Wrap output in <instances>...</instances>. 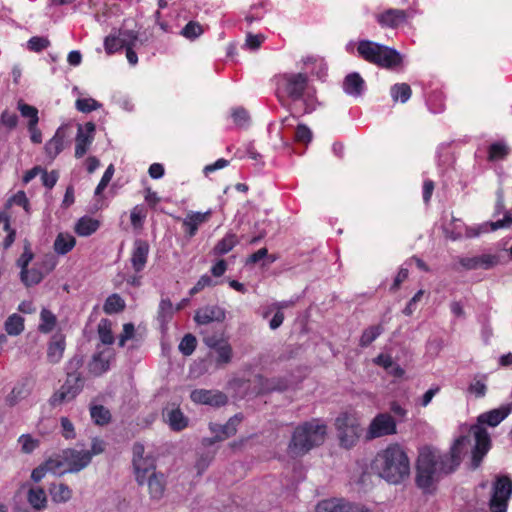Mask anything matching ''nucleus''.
I'll use <instances>...</instances> for the list:
<instances>
[{
    "mask_svg": "<svg viewBox=\"0 0 512 512\" xmlns=\"http://www.w3.org/2000/svg\"><path fill=\"white\" fill-rule=\"evenodd\" d=\"M469 445L470 440L467 437H459L446 454H441L430 447L422 448L417 459V486L429 491L442 473H450L459 466L462 455L468 452Z\"/></svg>",
    "mask_w": 512,
    "mask_h": 512,
    "instance_id": "obj_1",
    "label": "nucleus"
},
{
    "mask_svg": "<svg viewBox=\"0 0 512 512\" xmlns=\"http://www.w3.org/2000/svg\"><path fill=\"white\" fill-rule=\"evenodd\" d=\"M371 468L386 482L400 484L410 475V460L404 447L393 443L376 454Z\"/></svg>",
    "mask_w": 512,
    "mask_h": 512,
    "instance_id": "obj_2",
    "label": "nucleus"
},
{
    "mask_svg": "<svg viewBox=\"0 0 512 512\" xmlns=\"http://www.w3.org/2000/svg\"><path fill=\"white\" fill-rule=\"evenodd\" d=\"M276 96L280 101H302L304 114L311 113L316 108L315 91L309 84L306 73L285 72L274 77Z\"/></svg>",
    "mask_w": 512,
    "mask_h": 512,
    "instance_id": "obj_3",
    "label": "nucleus"
},
{
    "mask_svg": "<svg viewBox=\"0 0 512 512\" xmlns=\"http://www.w3.org/2000/svg\"><path fill=\"white\" fill-rule=\"evenodd\" d=\"M512 412V403L503 404L498 408L480 414L477 418V424L472 425L469 430V436H466L470 441V436L474 440V447L472 450V466L477 468L483 457L490 449L491 441L487 430L483 425L496 427L499 425L510 413ZM471 444L469 445V447Z\"/></svg>",
    "mask_w": 512,
    "mask_h": 512,
    "instance_id": "obj_4",
    "label": "nucleus"
},
{
    "mask_svg": "<svg viewBox=\"0 0 512 512\" xmlns=\"http://www.w3.org/2000/svg\"><path fill=\"white\" fill-rule=\"evenodd\" d=\"M327 426L320 419H312L298 425L288 445V453L292 457L302 456L314 447L324 443Z\"/></svg>",
    "mask_w": 512,
    "mask_h": 512,
    "instance_id": "obj_5",
    "label": "nucleus"
},
{
    "mask_svg": "<svg viewBox=\"0 0 512 512\" xmlns=\"http://www.w3.org/2000/svg\"><path fill=\"white\" fill-rule=\"evenodd\" d=\"M358 54L365 61L386 69L402 64V55L395 49L370 40H361L357 46Z\"/></svg>",
    "mask_w": 512,
    "mask_h": 512,
    "instance_id": "obj_6",
    "label": "nucleus"
},
{
    "mask_svg": "<svg viewBox=\"0 0 512 512\" xmlns=\"http://www.w3.org/2000/svg\"><path fill=\"white\" fill-rule=\"evenodd\" d=\"M510 226H512V216L509 212H506L502 220L485 222L473 227H467L461 220L454 219L452 223L445 228V233L450 239L458 240L464 235L467 238H473L478 237L483 233L508 228Z\"/></svg>",
    "mask_w": 512,
    "mask_h": 512,
    "instance_id": "obj_7",
    "label": "nucleus"
},
{
    "mask_svg": "<svg viewBox=\"0 0 512 512\" xmlns=\"http://www.w3.org/2000/svg\"><path fill=\"white\" fill-rule=\"evenodd\" d=\"M335 427L341 446L351 448L356 444L360 436V424L353 414H340L335 419Z\"/></svg>",
    "mask_w": 512,
    "mask_h": 512,
    "instance_id": "obj_8",
    "label": "nucleus"
},
{
    "mask_svg": "<svg viewBox=\"0 0 512 512\" xmlns=\"http://www.w3.org/2000/svg\"><path fill=\"white\" fill-rule=\"evenodd\" d=\"M144 446L141 443H135L133 446V468L135 480L138 485H144L147 477L156 474L155 459L150 455H144Z\"/></svg>",
    "mask_w": 512,
    "mask_h": 512,
    "instance_id": "obj_9",
    "label": "nucleus"
},
{
    "mask_svg": "<svg viewBox=\"0 0 512 512\" xmlns=\"http://www.w3.org/2000/svg\"><path fill=\"white\" fill-rule=\"evenodd\" d=\"M59 474L79 472L84 469L92 459L87 450L66 449L59 457Z\"/></svg>",
    "mask_w": 512,
    "mask_h": 512,
    "instance_id": "obj_10",
    "label": "nucleus"
},
{
    "mask_svg": "<svg viewBox=\"0 0 512 512\" xmlns=\"http://www.w3.org/2000/svg\"><path fill=\"white\" fill-rule=\"evenodd\" d=\"M512 495V480L508 476H499L492 486L489 506L492 512H506Z\"/></svg>",
    "mask_w": 512,
    "mask_h": 512,
    "instance_id": "obj_11",
    "label": "nucleus"
},
{
    "mask_svg": "<svg viewBox=\"0 0 512 512\" xmlns=\"http://www.w3.org/2000/svg\"><path fill=\"white\" fill-rule=\"evenodd\" d=\"M397 432L395 419L388 413H380L376 415L366 432V439L372 440L384 436L393 435Z\"/></svg>",
    "mask_w": 512,
    "mask_h": 512,
    "instance_id": "obj_12",
    "label": "nucleus"
},
{
    "mask_svg": "<svg viewBox=\"0 0 512 512\" xmlns=\"http://www.w3.org/2000/svg\"><path fill=\"white\" fill-rule=\"evenodd\" d=\"M315 512H374L361 504L351 503L343 498H329L318 502Z\"/></svg>",
    "mask_w": 512,
    "mask_h": 512,
    "instance_id": "obj_13",
    "label": "nucleus"
},
{
    "mask_svg": "<svg viewBox=\"0 0 512 512\" xmlns=\"http://www.w3.org/2000/svg\"><path fill=\"white\" fill-rule=\"evenodd\" d=\"M242 418L239 415L231 417L226 424L210 423L209 429L214 434L213 438H204L202 443L204 446L213 445L216 441L225 440L233 436L237 432V426Z\"/></svg>",
    "mask_w": 512,
    "mask_h": 512,
    "instance_id": "obj_14",
    "label": "nucleus"
},
{
    "mask_svg": "<svg viewBox=\"0 0 512 512\" xmlns=\"http://www.w3.org/2000/svg\"><path fill=\"white\" fill-rule=\"evenodd\" d=\"M95 129V124L92 122H87L84 125H78L75 138L76 158H82L89 150L94 141Z\"/></svg>",
    "mask_w": 512,
    "mask_h": 512,
    "instance_id": "obj_15",
    "label": "nucleus"
},
{
    "mask_svg": "<svg viewBox=\"0 0 512 512\" xmlns=\"http://www.w3.org/2000/svg\"><path fill=\"white\" fill-rule=\"evenodd\" d=\"M193 402L211 406H221L227 402V397L218 391L196 389L190 395Z\"/></svg>",
    "mask_w": 512,
    "mask_h": 512,
    "instance_id": "obj_16",
    "label": "nucleus"
},
{
    "mask_svg": "<svg viewBox=\"0 0 512 512\" xmlns=\"http://www.w3.org/2000/svg\"><path fill=\"white\" fill-rule=\"evenodd\" d=\"M212 215L211 210H207L206 212H189L186 217L183 219L182 225L186 235L189 238H192L196 235L198 228L209 221Z\"/></svg>",
    "mask_w": 512,
    "mask_h": 512,
    "instance_id": "obj_17",
    "label": "nucleus"
},
{
    "mask_svg": "<svg viewBox=\"0 0 512 512\" xmlns=\"http://www.w3.org/2000/svg\"><path fill=\"white\" fill-rule=\"evenodd\" d=\"M149 250V244L145 240L136 239L134 241L130 261L136 272H141L144 269L147 263Z\"/></svg>",
    "mask_w": 512,
    "mask_h": 512,
    "instance_id": "obj_18",
    "label": "nucleus"
},
{
    "mask_svg": "<svg viewBox=\"0 0 512 512\" xmlns=\"http://www.w3.org/2000/svg\"><path fill=\"white\" fill-rule=\"evenodd\" d=\"M459 263L467 270L490 269L497 265L498 258L494 255L482 254L473 257H462Z\"/></svg>",
    "mask_w": 512,
    "mask_h": 512,
    "instance_id": "obj_19",
    "label": "nucleus"
},
{
    "mask_svg": "<svg viewBox=\"0 0 512 512\" xmlns=\"http://www.w3.org/2000/svg\"><path fill=\"white\" fill-rule=\"evenodd\" d=\"M225 311L219 306H206L196 311L194 320L199 325H206L212 322H223Z\"/></svg>",
    "mask_w": 512,
    "mask_h": 512,
    "instance_id": "obj_20",
    "label": "nucleus"
},
{
    "mask_svg": "<svg viewBox=\"0 0 512 512\" xmlns=\"http://www.w3.org/2000/svg\"><path fill=\"white\" fill-rule=\"evenodd\" d=\"M67 134L63 126L59 127L54 136L45 144V154L49 160L53 161L64 149Z\"/></svg>",
    "mask_w": 512,
    "mask_h": 512,
    "instance_id": "obj_21",
    "label": "nucleus"
},
{
    "mask_svg": "<svg viewBox=\"0 0 512 512\" xmlns=\"http://www.w3.org/2000/svg\"><path fill=\"white\" fill-rule=\"evenodd\" d=\"M376 19L382 27L397 28L406 21L407 14L404 10L388 9L378 14Z\"/></svg>",
    "mask_w": 512,
    "mask_h": 512,
    "instance_id": "obj_22",
    "label": "nucleus"
},
{
    "mask_svg": "<svg viewBox=\"0 0 512 512\" xmlns=\"http://www.w3.org/2000/svg\"><path fill=\"white\" fill-rule=\"evenodd\" d=\"M145 484L148 487V493L151 500L159 501L163 498L166 480L162 473L152 474V476L147 477Z\"/></svg>",
    "mask_w": 512,
    "mask_h": 512,
    "instance_id": "obj_23",
    "label": "nucleus"
},
{
    "mask_svg": "<svg viewBox=\"0 0 512 512\" xmlns=\"http://www.w3.org/2000/svg\"><path fill=\"white\" fill-rule=\"evenodd\" d=\"M65 338L61 334H55L48 344L47 359L50 363L56 364L61 361L65 351Z\"/></svg>",
    "mask_w": 512,
    "mask_h": 512,
    "instance_id": "obj_24",
    "label": "nucleus"
},
{
    "mask_svg": "<svg viewBox=\"0 0 512 512\" xmlns=\"http://www.w3.org/2000/svg\"><path fill=\"white\" fill-rule=\"evenodd\" d=\"M365 88V82L358 73L348 74L343 82V90L346 94L358 97L360 96Z\"/></svg>",
    "mask_w": 512,
    "mask_h": 512,
    "instance_id": "obj_25",
    "label": "nucleus"
},
{
    "mask_svg": "<svg viewBox=\"0 0 512 512\" xmlns=\"http://www.w3.org/2000/svg\"><path fill=\"white\" fill-rule=\"evenodd\" d=\"M76 245V238L67 232H60L53 243V249L57 255H66Z\"/></svg>",
    "mask_w": 512,
    "mask_h": 512,
    "instance_id": "obj_26",
    "label": "nucleus"
},
{
    "mask_svg": "<svg viewBox=\"0 0 512 512\" xmlns=\"http://www.w3.org/2000/svg\"><path fill=\"white\" fill-rule=\"evenodd\" d=\"M165 421L174 431H181L188 425V419L178 408L167 409L163 413Z\"/></svg>",
    "mask_w": 512,
    "mask_h": 512,
    "instance_id": "obj_27",
    "label": "nucleus"
},
{
    "mask_svg": "<svg viewBox=\"0 0 512 512\" xmlns=\"http://www.w3.org/2000/svg\"><path fill=\"white\" fill-rule=\"evenodd\" d=\"M84 379L79 373H68L65 382L60 386L73 399L82 391Z\"/></svg>",
    "mask_w": 512,
    "mask_h": 512,
    "instance_id": "obj_28",
    "label": "nucleus"
},
{
    "mask_svg": "<svg viewBox=\"0 0 512 512\" xmlns=\"http://www.w3.org/2000/svg\"><path fill=\"white\" fill-rule=\"evenodd\" d=\"M100 227V222L89 216L81 217L75 224V233L81 237H88Z\"/></svg>",
    "mask_w": 512,
    "mask_h": 512,
    "instance_id": "obj_29",
    "label": "nucleus"
},
{
    "mask_svg": "<svg viewBox=\"0 0 512 512\" xmlns=\"http://www.w3.org/2000/svg\"><path fill=\"white\" fill-rule=\"evenodd\" d=\"M49 491L52 501L57 504L66 503L71 500L73 496L72 489L64 483L51 485Z\"/></svg>",
    "mask_w": 512,
    "mask_h": 512,
    "instance_id": "obj_30",
    "label": "nucleus"
},
{
    "mask_svg": "<svg viewBox=\"0 0 512 512\" xmlns=\"http://www.w3.org/2000/svg\"><path fill=\"white\" fill-rule=\"evenodd\" d=\"M47 472L59 474V460L57 458H50L44 465L35 468L31 473V478L35 482L41 481Z\"/></svg>",
    "mask_w": 512,
    "mask_h": 512,
    "instance_id": "obj_31",
    "label": "nucleus"
},
{
    "mask_svg": "<svg viewBox=\"0 0 512 512\" xmlns=\"http://www.w3.org/2000/svg\"><path fill=\"white\" fill-rule=\"evenodd\" d=\"M239 242V239L234 233H227L213 248L214 255H224L230 252Z\"/></svg>",
    "mask_w": 512,
    "mask_h": 512,
    "instance_id": "obj_32",
    "label": "nucleus"
},
{
    "mask_svg": "<svg viewBox=\"0 0 512 512\" xmlns=\"http://www.w3.org/2000/svg\"><path fill=\"white\" fill-rule=\"evenodd\" d=\"M304 66L310 70L312 74H315L318 78H322L326 75V64L324 60L318 56H307L303 58Z\"/></svg>",
    "mask_w": 512,
    "mask_h": 512,
    "instance_id": "obj_33",
    "label": "nucleus"
},
{
    "mask_svg": "<svg viewBox=\"0 0 512 512\" xmlns=\"http://www.w3.org/2000/svg\"><path fill=\"white\" fill-rule=\"evenodd\" d=\"M44 275L45 274L42 269H40L39 264H35L31 269H22L20 273L21 280L26 286H32L40 283Z\"/></svg>",
    "mask_w": 512,
    "mask_h": 512,
    "instance_id": "obj_34",
    "label": "nucleus"
},
{
    "mask_svg": "<svg viewBox=\"0 0 512 512\" xmlns=\"http://www.w3.org/2000/svg\"><path fill=\"white\" fill-rule=\"evenodd\" d=\"M15 206L21 208L26 215H29L30 204H29V200L24 191H18L14 195H12L11 197H9L7 199V202H6L7 210H9Z\"/></svg>",
    "mask_w": 512,
    "mask_h": 512,
    "instance_id": "obj_35",
    "label": "nucleus"
},
{
    "mask_svg": "<svg viewBox=\"0 0 512 512\" xmlns=\"http://www.w3.org/2000/svg\"><path fill=\"white\" fill-rule=\"evenodd\" d=\"M29 504L37 510L43 509L47 504L45 491L40 487H33L28 492Z\"/></svg>",
    "mask_w": 512,
    "mask_h": 512,
    "instance_id": "obj_36",
    "label": "nucleus"
},
{
    "mask_svg": "<svg viewBox=\"0 0 512 512\" xmlns=\"http://www.w3.org/2000/svg\"><path fill=\"white\" fill-rule=\"evenodd\" d=\"M217 354L216 363L218 365L228 364L232 359V347L228 340L220 342L216 347L211 348Z\"/></svg>",
    "mask_w": 512,
    "mask_h": 512,
    "instance_id": "obj_37",
    "label": "nucleus"
},
{
    "mask_svg": "<svg viewBox=\"0 0 512 512\" xmlns=\"http://www.w3.org/2000/svg\"><path fill=\"white\" fill-rule=\"evenodd\" d=\"M390 94L395 102L400 101L405 103L410 99L412 91L408 84L398 83L391 87Z\"/></svg>",
    "mask_w": 512,
    "mask_h": 512,
    "instance_id": "obj_38",
    "label": "nucleus"
},
{
    "mask_svg": "<svg viewBox=\"0 0 512 512\" xmlns=\"http://www.w3.org/2000/svg\"><path fill=\"white\" fill-rule=\"evenodd\" d=\"M383 332L382 325H372L366 328L359 340V345L361 347L369 346L374 340H376Z\"/></svg>",
    "mask_w": 512,
    "mask_h": 512,
    "instance_id": "obj_39",
    "label": "nucleus"
},
{
    "mask_svg": "<svg viewBox=\"0 0 512 512\" xmlns=\"http://www.w3.org/2000/svg\"><path fill=\"white\" fill-rule=\"evenodd\" d=\"M5 330L9 335H19L24 330V318L18 314L9 316L5 322Z\"/></svg>",
    "mask_w": 512,
    "mask_h": 512,
    "instance_id": "obj_40",
    "label": "nucleus"
},
{
    "mask_svg": "<svg viewBox=\"0 0 512 512\" xmlns=\"http://www.w3.org/2000/svg\"><path fill=\"white\" fill-rule=\"evenodd\" d=\"M124 307V300L118 294H112L106 299L103 310L106 314H114L122 311Z\"/></svg>",
    "mask_w": 512,
    "mask_h": 512,
    "instance_id": "obj_41",
    "label": "nucleus"
},
{
    "mask_svg": "<svg viewBox=\"0 0 512 512\" xmlns=\"http://www.w3.org/2000/svg\"><path fill=\"white\" fill-rule=\"evenodd\" d=\"M39 330L43 333L51 332L56 325V316L48 309H42L40 313Z\"/></svg>",
    "mask_w": 512,
    "mask_h": 512,
    "instance_id": "obj_42",
    "label": "nucleus"
},
{
    "mask_svg": "<svg viewBox=\"0 0 512 512\" xmlns=\"http://www.w3.org/2000/svg\"><path fill=\"white\" fill-rule=\"evenodd\" d=\"M509 154V147L504 142H496L490 145L488 158L490 161H498Z\"/></svg>",
    "mask_w": 512,
    "mask_h": 512,
    "instance_id": "obj_43",
    "label": "nucleus"
},
{
    "mask_svg": "<svg viewBox=\"0 0 512 512\" xmlns=\"http://www.w3.org/2000/svg\"><path fill=\"white\" fill-rule=\"evenodd\" d=\"M468 392L477 398L484 397L487 392L486 378L475 377L468 386Z\"/></svg>",
    "mask_w": 512,
    "mask_h": 512,
    "instance_id": "obj_44",
    "label": "nucleus"
},
{
    "mask_svg": "<svg viewBox=\"0 0 512 512\" xmlns=\"http://www.w3.org/2000/svg\"><path fill=\"white\" fill-rule=\"evenodd\" d=\"M18 110L24 118L28 119V125L38 124L39 117L37 108L26 103H23L22 101H19Z\"/></svg>",
    "mask_w": 512,
    "mask_h": 512,
    "instance_id": "obj_45",
    "label": "nucleus"
},
{
    "mask_svg": "<svg viewBox=\"0 0 512 512\" xmlns=\"http://www.w3.org/2000/svg\"><path fill=\"white\" fill-rule=\"evenodd\" d=\"M76 109L82 113H89L98 110L102 104L93 98H78L75 102Z\"/></svg>",
    "mask_w": 512,
    "mask_h": 512,
    "instance_id": "obj_46",
    "label": "nucleus"
},
{
    "mask_svg": "<svg viewBox=\"0 0 512 512\" xmlns=\"http://www.w3.org/2000/svg\"><path fill=\"white\" fill-rule=\"evenodd\" d=\"M203 32L204 29L201 24L195 21H190L183 27L181 34L189 40H195L201 36Z\"/></svg>",
    "mask_w": 512,
    "mask_h": 512,
    "instance_id": "obj_47",
    "label": "nucleus"
},
{
    "mask_svg": "<svg viewBox=\"0 0 512 512\" xmlns=\"http://www.w3.org/2000/svg\"><path fill=\"white\" fill-rule=\"evenodd\" d=\"M98 334L103 344H112L114 337L111 330V324L108 320L103 319L98 325Z\"/></svg>",
    "mask_w": 512,
    "mask_h": 512,
    "instance_id": "obj_48",
    "label": "nucleus"
},
{
    "mask_svg": "<svg viewBox=\"0 0 512 512\" xmlns=\"http://www.w3.org/2000/svg\"><path fill=\"white\" fill-rule=\"evenodd\" d=\"M90 414L95 423L99 425L106 424L110 420V412L103 406L91 407Z\"/></svg>",
    "mask_w": 512,
    "mask_h": 512,
    "instance_id": "obj_49",
    "label": "nucleus"
},
{
    "mask_svg": "<svg viewBox=\"0 0 512 512\" xmlns=\"http://www.w3.org/2000/svg\"><path fill=\"white\" fill-rule=\"evenodd\" d=\"M196 344H197V340H196V337L192 334H186L180 344H179V351L185 355V356H189L191 355L195 348H196Z\"/></svg>",
    "mask_w": 512,
    "mask_h": 512,
    "instance_id": "obj_50",
    "label": "nucleus"
},
{
    "mask_svg": "<svg viewBox=\"0 0 512 512\" xmlns=\"http://www.w3.org/2000/svg\"><path fill=\"white\" fill-rule=\"evenodd\" d=\"M109 369V360L105 359L102 354L95 356L90 363V371L95 375H101Z\"/></svg>",
    "mask_w": 512,
    "mask_h": 512,
    "instance_id": "obj_51",
    "label": "nucleus"
},
{
    "mask_svg": "<svg viewBox=\"0 0 512 512\" xmlns=\"http://www.w3.org/2000/svg\"><path fill=\"white\" fill-rule=\"evenodd\" d=\"M104 48L108 55H111L123 48V42L120 36L108 35L104 39Z\"/></svg>",
    "mask_w": 512,
    "mask_h": 512,
    "instance_id": "obj_52",
    "label": "nucleus"
},
{
    "mask_svg": "<svg viewBox=\"0 0 512 512\" xmlns=\"http://www.w3.org/2000/svg\"><path fill=\"white\" fill-rule=\"evenodd\" d=\"M146 218V211L142 206H135L130 213L131 224L135 229H139L143 226V222Z\"/></svg>",
    "mask_w": 512,
    "mask_h": 512,
    "instance_id": "obj_53",
    "label": "nucleus"
},
{
    "mask_svg": "<svg viewBox=\"0 0 512 512\" xmlns=\"http://www.w3.org/2000/svg\"><path fill=\"white\" fill-rule=\"evenodd\" d=\"M50 45V41L46 37L34 36L27 42V48L33 52H40Z\"/></svg>",
    "mask_w": 512,
    "mask_h": 512,
    "instance_id": "obj_54",
    "label": "nucleus"
},
{
    "mask_svg": "<svg viewBox=\"0 0 512 512\" xmlns=\"http://www.w3.org/2000/svg\"><path fill=\"white\" fill-rule=\"evenodd\" d=\"M72 400H73V398L70 397V395H68L64 390L59 388L57 391H55L51 395V397L49 399V404L52 407H58L64 403L70 402Z\"/></svg>",
    "mask_w": 512,
    "mask_h": 512,
    "instance_id": "obj_55",
    "label": "nucleus"
},
{
    "mask_svg": "<svg viewBox=\"0 0 512 512\" xmlns=\"http://www.w3.org/2000/svg\"><path fill=\"white\" fill-rule=\"evenodd\" d=\"M202 334H203V342L210 349L216 347L218 344H220V342H224L225 340H227L224 337L223 332L209 334L206 331H203Z\"/></svg>",
    "mask_w": 512,
    "mask_h": 512,
    "instance_id": "obj_56",
    "label": "nucleus"
},
{
    "mask_svg": "<svg viewBox=\"0 0 512 512\" xmlns=\"http://www.w3.org/2000/svg\"><path fill=\"white\" fill-rule=\"evenodd\" d=\"M295 140L302 143H309L312 140V131L305 124H298L295 132Z\"/></svg>",
    "mask_w": 512,
    "mask_h": 512,
    "instance_id": "obj_57",
    "label": "nucleus"
},
{
    "mask_svg": "<svg viewBox=\"0 0 512 512\" xmlns=\"http://www.w3.org/2000/svg\"><path fill=\"white\" fill-rule=\"evenodd\" d=\"M114 175V166L110 164L107 169L105 170L99 184L97 185L95 189V195H100L102 191L107 187L109 182L111 181L112 177Z\"/></svg>",
    "mask_w": 512,
    "mask_h": 512,
    "instance_id": "obj_58",
    "label": "nucleus"
},
{
    "mask_svg": "<svg viewBox=\"0 0 512 512\" xmlns=\"http://www.w3.org/2000/svg\"><path fill=\"white\" fill-rule=\"evenodd\" d=\"M173 313V305L170 300L163 299L159 305V319L162 322L167 321Z\"/></svg>",
    "mask_w": 512,
    "mask_h": 512,
    "instance_id": "obj_59",
    "label": "nucleus"
},
{
    "mask_svg": "<svg viewBox=\"0 0 512 512\" xmlns=\"http://www.w3.org/2000/svg\"><path fill=\"white\" fill-rule=\"evenodd\" d=\"M120 39L123 42V47L133 48L138 39L137 34L131 30L121 31L119 33Z\"/></svg>",
    "mask_w": 512,
    "mask_h": 512,
    "instance_id": "obj_60",
    "label": "nucleus"
},
{
    "mask_svg": "<svg viewBox=\"0 0 512 512\" xmlns=\"http://www.w3.org/2000/svg\"><path fill=\"white\" fill-rule=\"evenodd\" d=\"M41 179H42V183L43 185L48 188V189H51L55 186V184L57 183V180L59 178V174L57 171H51V172H47L45 170H42L41 171Z\"/></svg>",
    "mask_w": 512,
    "mask_h": 512,
    "instance_id": "obj_61",
    "label": "nucleus"
},
{
    "mask_svg": "<svg viewBox=\"0 0 512 512\" xmlns=\"http://www.w3.org/2000/svg\"><path fill=\"white\" fill-rule=\"evenodd\" d=\"M18 442L20 443L22 450L25 453L32 452L38 445V442L29 435H22Z\"/></svg>",
    "mask_w": 512,
    "mask_h": 512,
    "instance_id": "obj_62",
    "label": "nucleus"
},
{
    "mask_svg": "<svg viewBox=\"0 0 512 512\" xmlns=\"http://www.w3.org/2000/svg\"><path fill=\"white\" fill-rule=\"evenodd\" d=\"M234 122L239 126H245L249 121L248 112L243 108H236L232 112Z\"/></svg>",
    "mask_w": 512,
    "mask_h": 512,
    "instance_id": "obj_63",
    "label": "nucleus"
},
{
    "mask_svg": "<svg viewBox=\"0 0 512 512\" xmlns=\"http://www.w3.org/2000/svg\"><path fill=\"white\" fill-rule=\"evenodd\" d=\"M263 225H264V222L261 224L257 223L255 225L256 230L254 232V235L247 240L248 244L255 245L267 235V230L265 227H263Z\"/></svg>",
    "mask_w": 512,
    "mask_h": 512,
    "instance_id": "obj_64",
    "label": "nucleus"
}]
</instances>
